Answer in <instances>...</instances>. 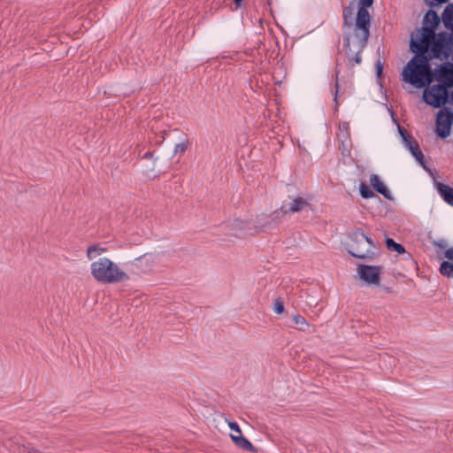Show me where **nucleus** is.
<instances>
[{
  "instance_id": "31",
  "label": "nucleus",
  "mask_w": 453,
  "mask_h": 453,
  "mask_svg": "<svg viewBox=\"0 0 453 453\" xmlns=\"http://www.w3.org/2000/svg\"><path fill=\"white\" fill-rule=\"evenodd\" d=\"M426 4L431 8L440 7L443 4L448 3L449 0H424Z\"/></svg>"
},
{
  "instance_id": "16",
  "label": "nucleus",
  "mask_w": 453,
  "mask_h": 453,
  "mask_svg": "<svg viewBox=\"0 0 453 453\" xmlns=\"http://www.w3.org/2000/svg\"><path fill=\"white\" fill-rule=\"evenodd\" d=\"M230 437L234 445L239 449L250 453L257 452V449L251 443L250 440L242 435V433L239 434H230Z\"/></svg>"
},
{
  "instance_id": "38",
  "label": "nucleus",
  "mask_w": 453,
  "mask_h": 453,
  "mask_svg": "<svg viewBox=\"0 0 453 453\" xmlns=\"http://www.w3.org/2000/svg\"><path fill=\"white\" fill-rule=\"evenodd\" d=\"M398 131L402 139H403V135H405L404 134H410L404 127H398Z\"/></svg>"
},
{
  "instance_id": "14",
  "label": "nucleus",
  "mask_w": 453,
  "mask_h": 453,
  "mask_svg": "<svg viewBox=\"0 0 453 453\" xmlns=\"http://www.w3.org/2000/svg\"><path fill=\"white\" fill-rule=\"evenodd\" d=\"M434 40L449 57L453 54V31H441L434 35Z\"/></svg>"
},
{
  "instance_id": "34",
  "label": "nucleus",
  "mask_w": 453,
  "mask_h": 453,
  "mask_svg": "<svg viewBox=\"0 0 453 453\" xmlns=\"http://www.w3.org/2000/svg\"><path fill=\"white\" fill-rule=\"evenodd\" d=\"M444 257L449 260L450 262L453 263V247H450V248H448L445 251H444Z\"/></svg>"
},
{
  "instance_id": "40",
  "label": "nucleus",
  "mask_w": 453,
  "mask_h": 453,
  "mask_svg": "<svg viewBox=\"0 0 453 453\" xmlns=\"http://www.w3.org/2000/svg\"><path fill=\"white\" fill-rule=\"evenodd\" d=\"M142 257H143V256H141V257H139L135 258V261H139V260H141Z\"/></svg>"
},
{
  "instance_id": "6",
  "label": "nucleus",
  "mask_w": 453,
  "mask_h": 453,
  "mask_svg": "<svg viewBox=\"0 0 453 453\" xmlns=\"http://www.w3.org/2000/svg\"><path fill=\"white\" fill-rule=\"evenodd\" d=\"M359 279L368 286L379 285L380 282L381 265L361 264L357 268Z\"/></svg>"
},
{
  "instance_id": "39",
  "label": "nucleus",
  "mask_w": 453,
  "mask_h": 453,
  "mask_svg": "<svg viewBox=\"0 0 453 453\" xmlns=\"http://www.w3.org/2000/svg\"><path fill=\"white\" fill-rule=\"evenodd\" d=\"M266 4L268 6H271L272 5V0H266Z\"/></svg>"
},
{
  "instance_id": "11",
  "label": "nucleus",
  "mask_w": 453,
  "mask_h": 453,
  "mask_svg": "<svg viewBox=\"0 0 453 453\" xmlns=\"http://www.w3.org/2000/svg\"><path fill=\"white\" fill-rule=\"evenodd\" d=\"M374 0H357V12L354 18V22H357L358 27H365L371 23L372 16L369 12V8L372 7Z\"/></svg>"
},
{
  "instance_id": "10",
  "label": "nucleus",
  "mask_w": 453,
  "mask_h": 453,
  "mask_svg": "<svg viewBox=\"0 0 453 453\" xmlns=\"http://www.w3.org/2000/svg\"><path fill=\"white\" fill-rule=\"evenodd\" d=\"M403 139H402L403 143L406 149L409 150L411 154L416 159V161L425 169L428 170L426 167V162L424 154L422 153L418 141L411 134H404Z\"/></svg>"
},
{
  "instance_id": "1",
  "label": "nucleus",
  "mask_w": 453,
  "mask_h": 453,
  "mask_svg": "<svg viewBox=\"0 0 453 453\" xmlns=\"http://www.w3.org/2000/svg\"><path fill=\"white\" fill-rule=\"evenodd\" d=\"M410 51L415 55L403 68L402 81L416 88H426L434 81L433 59L442 61L449 58L435 40L427 43L422 38L413 39L411 36Z\"/></svg>"
},
{
  "instance_id": "13",
  "label": "nucleus",
  "mask_w": 453,
  "mask_h": 453,
  "mask_svg": "<svg viewBox=\"0 0 453 453\" xmlns=\"http://www.w3.org/2000/svg\"><path fill=\"white\" fill-rule=\"evenodd\" d=\"M287 215L286 211L282 205L272 212L270 215L265 217L264 222L259 226L261 230H273L282 221L283 218Z\"/></svg>"
},
{
  "instance_id": "23",
  "label": "nucleus",
  "mask_w": 453,
  "mask_h": 453,
  "mask_svg": "<svg viewBox=\"0 0 453 453\" xmlns=\"http://www.w3.org/2000/svg\"><path fill=\"white\" fill-rule=\"evenodd\" d=\"M439 272L442 276L453 278V263L449 260H443L439 267Z\"/></svg>"
},
{
  "instance_id": "9",
  "label": "nucleus",
  "mask_w": 453,
  "mask_h": 453,
  "mask_svg": "<svg viewBox=\"0 0 453 453\" xmlns=\"http://www.w3.org/2000/svg\"><path fill=\"white\" fill-rule=\"evenodd\" d=\"M282 207L288 213H297L303 211H311L309 201L300 196L288 195V200L282 202Z\"/></svg>"
},
{
  "instance_id": "20",
  "label": "nucleus",
  "mask_w": 453,
  "mask_h": 453,
  "mask_svg": "<svg viewBox=\"0 0 453 453\" xmlns=\"http://www.w3.org/2000/svg\"><path fill=\"white\" fill-rule=\"evenodd\" d=\"M353 240L357 242L368 243L372 247H376L375 242L371 237L366 235L361 228H357L353 231Z\"/></svg>"
},
{
  "instance_id": "18",
  "label": "nucleus",
  "mask_w": 453,
  "mask_h": 453,
  "mask_svg": "<svg viewBox=\"0 0 453 453\" xmlns=\"http://www.w3.org/2000/svg\"><path fill=\"white\" fill-rule=\"evenodd\" d=\"M435 187L443 201L453 207V187L441 181H436Z\"/></svg>"
},
{
  "instance_id": "8",
  "label": "nucleus",
  "mask_w": 453,
  "mask_h": 453,
  "mask_svg": "<svg viewBox=\"0 0 453 453\" xmlns=\"http://www.w3.org/2000/svg\"><path fill=\"white\" fill-rule=\"evenodd\" d=\"M434 81L439 82V86L444 88H453V64L445 62L434 68Z\"/></svg>"
},
{
  "instance_id": "17",
  "label": "nucleus",
  "mask_w": 453,
  "mask_h": 453,
  "mask_svg": "<svg viewBox=\"0 0 453 453\" xmlns=\"http://www.w3.org/2000/svg\"><path fill=\"white\" fill-rule=\"evenodd\" d=\"M289 320L288 326L304 333H310L311 326L303 316L295 313L289 316Z\"/></svg>"
},
{
  "instance_id": "33",
  "label": "nucleus",
  "mask_w": 453,
  "mask_h": 453,
  "mask_svg": "<svg viewBox=\"0 0 453 453\" xmlns=\"http://www.w3.org/2000/svg\"><path fill=\"white\" fill-rule=\"evenodd\" d=\"M228 426H229V428L231 429V431H233L234 433V434H242L241 427H240V426L238 425L237 422L230 421L228 423Z\"/></svg>"
},
{
  "instance_id": "35",
  "label": "nucleus",
  "mask_w": 453,
  "mask_h": 453,
  "mask_svg": "<svg viewBox=\"0 0 453 453\" xmlns=\"http://www.w3.org/2000/svg\"><path fill=\"white\" fill-rule=\"evenodd\" d=\"M433 244L434 246H437V247L441 248V249H445L447 247L446 242L444 240H442V239L439 240V241H434L433 242Z\"/></svg>"
},
{
  "instance_id": "3",
  "label": "nucleus",
  "mask_w": 453,
  "mask_h": 453,
  "mask_svg": "<svg viewBox=\"0 0 453 453\" xmlns=\"http://www.w3.org/2000/svg\"><path fill=\"white\" fill-rule=\"evenodd\" d=\"M94 279L104 284H112L129 280L128 274L108 257H100L90 265Z\"/></svg>"
},
{
  "instance_id": "30",
  "label": "nucleus",
  "mask_w": 453,
  "mask_h": 453,
  "mask_svg": "<svg viewBox=\"0 0 453 453\" xmlns=\"http://www.w3.org/2000/svg\"><path fill=\"white\" fill-rule=\"evenodd\" d=\"M383 68H384V62H382L380 59H378L375 62V73L377 79H381L382 73H383Z\"/></svg>"
},
{
  "instance_id": "29",
  "label": "nucleus",
  "mask_w": 453,
  "mask_h": 453,
  "mask_svg": "<svg viewBox=\"0 0 453 453\" xmlns=\"http://www.w3.org/2000/svg\"><path fill=\"white\" fill-rule=\"evenodd\" d=\"M273 311L279 315L285 311L284 302L280 297H278L274 300Z\"/></svg>"
},
{
  "instance_id": "7",
  "label": "nucleus",
  "mask_w": 453,
  "mask_h": 453,
  "mask_svg": "<svg viewBox=\"0 0 453 453\" xmlns=\"http://www.w3.org/2000/svg\"><path fill=\"white\" fill-rule=\"evenodd\" d=\"M444 93L445 88L443 86L433 85L423 92V100L427 105L434 108H441L444 106Z\"/></svg>"
},
{
  "instance_id": "21",
  "label": "nucleus",
  "mask_w": 453,
  "mask_h": 453,
  "mask_svg": "<svg viewBox=\"0 0 453 453\" xmlns=\"http://www.w3.org/2000/svg\"><path fill=\"white\" fill-rule=\"evenodd\" d=\"M401 261L407 272H416L418 270V263L414 260L411 254L407 252L402 255Z\"/></svg>"
},
{
  "instance_id": "2",
  "label": "nucleus",
  "mask_w": 453,
  "mask_h": 453,
  "mask_svg": "<svg viewBox=\"0 0 453 453\" xmlns=\"http://www.w3.org/2000/svg\"><path fill=\"white\" fill-rule=\"evenodd\" d=\"M355 4L350 1L342 10V36L343 50L347 55V65L354 66V64H361V53L365 49L370 36L371 23L365 27H358L354 22Z\"/></svg>"
},
{
  "instance_id": "19",
  "label": "nucleus",
  "mask_w": 453,
  "mask_h": 453,
  "mask_svg": "<svg viewBox=\"0 0 453 453\" xmlns=\"http://www.w3.org/2000/svg\"><path fill=\"white\" fill-rule=\"evenodd\" d=\"M441 20L445 28L449 31H453V4H448L442 14Z\"/></svg>"
},
{
  "instance_id": "12",
  "label": "nucleus",
  "mask_w": 453,
  "mask_h": 453,
  "mask_svg": "<svg viewBox=\"0 0 453 453\" xmlns=\"http://www.w3.org/2000/svg\"><path fill=\"white\" fill-rule=\"evenodd\" d=\"M349 239L350 242L346 244L345 249L351 257L360 259H373L375 252L370 250L363 251L360 247L361 245H364V243L357 242L353 240V232L349 234Z\"/></svg>"
},
{
  "instance_id": "37",
  "label": "nucleus",
  "mask_w": 453,
  "mask_h": 453,
  "mask_svg": "<svg viewBox=\"0 0 453 453\" xmlns=\"http://www.w3.org/2000/svg\"><path fill=\"white\" fill-rule=\"evenodd\" d=\"M144 159H154V151H147L143 156Z\"/></svg>"
},
{
  "instance_id": "25",
  "label": "nucleus",
  "mask_w": 453,
  "mask_h": 453,
  "mask_svg": "<svg viewBox=\"0 0 453 453\" xmlns=\"http://www.w3.org/2000/svg\"><path fill=\"white\" fill-rule=\"evenodd\" d=\"M339 74H340V69H338V65H336V68L334 70V90L332 89V94L334 95V109L335 111H338V96H339Z\"/></svg>"
},
{
  "instance_id": "5",
  "label": "nucleus",
  "mask_w": 453,
  "mask_h": 453,
  "mask_svg": "<svg viewBox=\"0 0 453 453\" xmlns=\"http://www.w3.org/2000/svg\"><path fill=\"white\" fill-rule=\"evenodd\" d=\"M453 126V109L449 106L440 108L435 116V134L441 139L448 138Z\"/></svg>"
},
{
  "instance_id": "36",
  "label": "nucleus",
  "mask_w": 453,
  "mask_h": 453,
  "mask_svg": "<svg viewBox=\"0 0 453 453\" xmlns=\"http://www.w3.org/2000/svg\"><path fill=\"white\" fill-rule=\"evenodd\" d=\"M244 0H233V3L235 6V10L241 9L243 6Z\"/></svg>"
},
{
  "instance_id": "26",
  "label": "nucleus",
  "mask_w": 453,
  "mask_h": 453,
  "mask_svg": "<svg viewBox=\"0 0 453 453\" xmlns=\"http://www.w3.org/2000/svg\"><path fill=\"white\" fill-rule=\"evenodd\" d=\"M340 133L337 134L338 139L342 142V147H344V141L349 138V124L348 122H342L339 125Z\"/></svg>"
},
{
  "instance_id": "27",
  "label": "nucleus",
  "mask_w": 453,
  "mask_h": 453,
  "mask_svg": "<svg viewBox=\"0 0 453 453\" xmlns=\"http://www.w3.org/2000/svg\"><path fill=\"white\" fill-rule=\"evenodd\" d=\"M183 136H184V138L179 143H176L175 146H174V150H173V154L174 155H177V154L181 155L188 149L189 142H188V138L186 137L185 134H183Z\"/></svg>"
},
{
  "instance_id": "24",
  "label": "nucleus",
  "mask_w": 453,
  "mask_h": 453,
  "mask_svg": "<svg viewBox=\"0 0 453 453\" xmlns=\"http://www.w3.org/2000/svg\"><path fill=\"white\" fill-rule=\"evenodd\" d=\"M358 188L359 194L364 199H370L376 196L374 191L372 190V188H371L369 185L363 181L359 183Z\"/></svg>"
},
{
  "instance_id": "28",
  "label": "nucleus",
  "mask_w": 453,
  "mask_h": 453,
  "mask_svg": "<svg viewBox=\"0 0 453 453\" xmlns=\"http://www.w3.org/2000/svg\"><path fill=\"white\" fill-rule=\"evenodd\" d=\"M106 251V248H99L98 245L96 244H93V245H90L88 250H87V256L88 257V259H92L95 255H93V252H96L97 254H101L102 252H104Z\"/></svg>"
},
{
  "instance_id": "4",
  "label": "nucleus",
  "mask_w": 453,
  "mask_h": 453,
  "mask_svg": "<svg viewBox=\"0 0 453 453\" xmlns=\"http://www.w3.org/2000/svg\"><path fill=\"white\" fill-rule=\"evenodd\" d=\"M440 23L441 18L438 13L432 9L428 10L423 19V27L418 30L415 39L422 38V40L430 43L434 40V35L438 34L435 31L438 29Z\"/></svg>"
},
{
  "instance_id": "22",
  "label": "nucleus",
  "mask_w": 453,
  "mask_h": 453,
  "mask_svg": "<svg viewBox=\"0 0 453 453\" xmlns=\"http://www.w3.org/2000/svg\"><path fill=\"white\" fill-rule=\"evenodd\" d=\"M385 244L388 250L395 251L399 255L406 253L404 246L401 243L396 242L393 238L386 236Z\"/></svg>"
},
{
  "instance_id": "15",
  "label": "nucleus",
  "mask_w": 453,
  "mask_h": 453,
  "mask_svg": "<svg viewBox=\"0 0 453 453\" xmlns=\"http://www.w3.org/2000/svg\"><path fill=\"white\" fill-rule=\"evenodd\" d=\"M370 184L372 187V190L379 193L380 195L383 196V197L387 200L393 201L394 197L388 189V188L386 186V184L383 182V180L380 179V177L377 174H372L370 177Z\"/></svg>"
},
{
  "instance_id": "32",
  "label": "nucleus",
  "mask_w": 453,
  "mask_h": 453,
  "mask_svg": "<svg viewBox=\"0 0 453 453\" xmlns=\"http://www.w3.org/2000/svg\"><path fill=\"white\" fill-rule=\"evenodd\" d=\"M451 88H445L444 93V104H450L453 105V89L450 90Z\"/></svg>"
}]
</instances>
